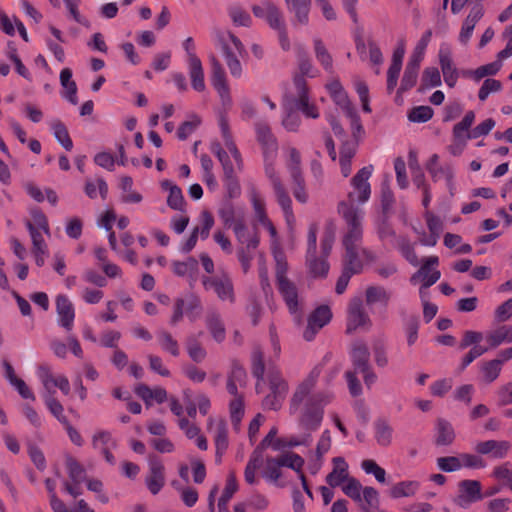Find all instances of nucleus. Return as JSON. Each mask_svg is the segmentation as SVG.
Wrapping results in <instances>:
<instances>
[{"mask_svg":"<svg viewBox=\"0 0 512 512\" xmlns=\"http://www.w3.org/2000/svg\"><path fill=\"white\" fill-rule=\"evenodd\" d=\"M489 348H496L503 343H512V326L502 325L486 334Z\"/></svg>","mask_w":512,"mask_h":512,"instance_id":"nucleus-42","label":"nucleus"},{"mask_svg":"<svg viewBox=\"0 0 512 512\" xmlns=\"http://www.w3.org/2000/svg\"><path fill=\"white\" fill-rule=\"evenodd\" d=\"M314 44V53L317 61L322 65V67L328 71H333V59L323 41L319 38H315L313 40Z\"/></svg>","mask_w":512,"mask_h":512,"instance_id":"nucleus-52","label":"nucleus"},{"mask_svg":"<svg viewBox=\"0 0 512 512\" xmlns=\"http://www.w3.org/2000/svg\"><path fill=\"white\" fill-rule=\"evenodd\" d=\"M56 312L58 317V324L66 331H71L74 326L75 309L70 299L63 294L56 297Z\"/></svg>","mask_w":512,"mask_h":512,"instance_id":"nucleus-26","label":"nucleus"},{"mask_svg":"<svg viewBox=\"0 0 512 512\" xmlns=\"http://www.w3.org/2000/svg\"><path fill=\"white\" fill-rule=\"evenodd\" d=\"M217 39L221 45L230 74L235 78H240L243 70L238 57L244 54V45L230 31H218Z\"/></svg>","mask_w":512,"mask_h":512,"instance_id":"nucleus-9","label":"nucleus"},{"mask_svg":"<svg viewBox=\"0 0 512 512\" xmlns=\"http://www.w3.org/2000/svg\"><path fill=\"white\" fill-rule=\"evenodd\" d=\"M332 318L331 310L328 306L322 305L316 308L308 318L307 326L303 332V338L306 341H312L316 334L330 322Z\"/></svg>","mask_w":512,"mask_h":512,"instance_id":"nucleus-24","label":"nucleus"},{"mask_svg":"<svg viewBox=\"0 0 512 512\" xmlns=\"http://www.w3.org/2000/svg\"><path fill=\"white\" fill-rule=\"evenodd\" d=\"M269 389L270 393L263 399V407L269 410H278L288 393V382L279 372H274L269 376Z\"/></svg>","mask_w":512,"mask_h":512,"instance_id":"nucleus-16","label":"nucleus"},{"mask_svg":"<svg viewBox=\"0 0 512 512\" xmlns=\"http://www.w3.org/2000/svg\"><path fill=\"white\" fill-rule=\"evenodd\" d=\"M229 412L233 429L236 432H239L241 428V421L245 412L243 396H237L230 401Z\"/></svg>","mask_w":512,"mask_h":512,"instance_id":"nucleus-49","label":"nucleus"},{"mask_svg":"<svg viewBox=\"0 0 512 512\" xmlns=\"http://www.w3.org/2000/svg\"><path fill=\"white\" fill-rule=\"evenodd\" d=\"M68 347L71 352L78 358L83 357V350L79 341L75 336H69L67 338V343L62 342L61 340L54 339L50 342V348L53 351L54 355L58 358H65L67 355Z\"/></svg>","mask_w":512,"mask_h":512,"instance_id":"nucleus-36","label":"nucleus"},{"mask_svg":"<svg viewBox=\"0 0 512 512\" xmlns=\"http://www.w3.org/2000/svg\"><path fill=\"white\" fill-rule=\"evenodd\" d=\"M362 268L363 265L360 262L350 263L343 260V271L336 283V293L342 294L346 290L352 275L360 273Z\"/></svg>","mask_w":512,"mask_h":512,"instance_id":"nucleus-41","label":"nucleus"},{"mask_svg":"<svg viewBox=\"0 0 512 512\" xmlns=\"http://www.w3.org/2000/svg\"><path fill=\"white\" fill-rule=\"evenodd\" d=\"M37 376L43 386L42 397L51 414L62 424H67L62 404L55 398V388H59L64 395L70 393V383L63 374L55 375L47 364H42L37 369Z\"/></svg>","mask_w":512,"mask_h":512,"instance_id":"nucleus-6","label":"nucleus"},{"mask_svg":"<svg viewBox=\"0 0 512 512\" xmlns=\"http://www.w3.org/2000/svg\"><path fill=\"white\" fill-rule=\"evenodd\" d=\"M84 190L86 195L91 199L97 197V191H99L102 199H106L108 194V185L102 178H98L95 181L86 180Z\"/></svg>","mask_w":512,"mask_h":512,"instance_id":"nucleus-57","label":"nucleus"},{"mask_svg":"<svg viewBox=\"0 0 512 512\" xmlns=\"http://www.w3.org/2000/svg\"><path fill=\"white\" fill-rule=\"evenodd\" d=\"M338 213L344 221L342 246L345 250L344 261L360 262L362 265L374 261L372 251L362 246L364 211L350 204L339 203Z\"/></svg>","mask_w":512,"mask_h":512,"instance_id":"nucleus-3","label":"nucleus"},{"mask_svg":"<svg viewBox=\"0 0 512 512\" xmlns=\"http://www.w3.org/2000/svg\"><path fill=\"white\" fill-rule=\"evenodd\" d=\"M405 54V43L400 41L393 52L392 61L387 71V90L391 93L397 85Z\"/></svg>","mask_w":512,"mask_h":512,"instance_id":"nucleus-28","label":"nucleus"},{"mask_svg":"<svg viewBox=\"0 0 512 512\" xmlns=\"http://www.w3.org/2000/svg\"><path fill=\"white\" fill-rule=\"evenodd\" d=\"M439 265L438 256H429L422 259L420 268L410 277V283L425 284V286L434 285L441 277V272L437 268Z\"/></svg>","mask_w":512,"mask_h":512,"instance_id":"nucleus-18","label":"nucleus"},{"mask_svg":"<svg viewBox=\"0 0 512 512\" xmlns=\"http://www.w3.org/2000/svg\"><path fill=\"white\" fill-rule=\"evenodd\" d=\"M287 161L286 166L290 173V176H294L296 174H302L300 169L301 157L299 151L294 147H287Z\"/></svg>","mask_w":512,"mask_h":512,"instance_id":"nucleus-63","label":"nucleus"},{"mask_svg":"<svg viewBox=\"0 0 512 512\" xmlns=\"http://www.w3.org/2000/svg\"><path fill=\"white\" fill-rule=\"evenodd\" d=\"M328 92L334 103L340 107L346 117L350 120L351 129L356 136L357 133L363 131L359 116L348 98V95L338 80H333L327 84Z\"/></svg>","mask_w":512,"mask_h":512,"instance_id":"nucleus-13","label":"nucleus"},{"mask_svg":"<svg viewBox=\"0 0 512 512\" xmlns=\"http://www.w3.org/2000/svg\"><path fill=\"white\" fill-rule=\"evenodd\" d=\"M252 12L255 17L263 19L273 30L282 28L285 24L283 13L279 7L270 0H263L258 5L252 6Z\"/></svg>","mask_w":512,"mask_h":512,"instance_id":"nucleus-21","label":"nucleus"},{"mask_svg":"<svg viewBox=\"0 0 512 512\" xmlns=\"http://www.w3.org/2000/svg\"><path fill=\"white\" fill-rule=\"evenodd\" d=\"M298 70L299 75L298 77H301L304 80V76L308 77H316L319 73L317 68L314 67L311 59L305 54H300L298 58Z\"/></svg>","mask_w":512,"mask_h":512,"instance_id":"nucleus-62","label":"nucleus"},{"mask_svg":"<svg viewBox=\"0 0 512 512\" xmlns=\"http://www.w3.org/2000/svg\"><path fill=\"white\" fill-rule=\"evenodd\" d=\"M321 372V364L314 366L296 385L289 400L290 415L298 416L300 425L310 431L318 429L324 417V408L334 399L330 391L314 393Z\"/></svg>","mask_w":512,"mask_h":512,"instance_id":"nucleus-1","label":"nucleus"},{"mask_svg":"<svg viewBox=\"0 0 512 512\" xmlns=\"http://www.w3.org/2000/svg\"><path fill=\"white\" fill-rule=\"evenodd\" d=\"M439 65L444 77L445 83L450 87H454L457 83L459 74L453 62V52L448 43H442L438 51Z\"/></svg>","mask_w":512,"mask_h":512,"instance_id":"nucleus-22","label":"nucleus"},{"mask_svg":"<svg viewBox=\"0 0 512 512\" xmlns=\"http://www.w3.org/2000/svg\"><path fill=\"white\" fill-rule=\"evenodd\" d=\"M50 128L57 141L67 150L71 151L73 148V142L69 136L68 130L63 122L60 120H52L50 122Z\"/></svg>","mask_w":512,"mask_h":512,"instance_id":"nucleus-53","label":"nucleus"},{"mask_svg":"<svg viewBox=\"0 0 512 512\" xmlns=\"http://www.w3.org/2000/svg\"><path fill=\"white\" fill-rule=\"evenodd\" d=\"M502 366L496 359L482 362L480 364L481 381L485 384L494 382L500 375Z\"/></svg>","mask_w":512,"mask_h":512,"instance_id":"nucleus-47","label":"nucleus"},{"mask_svg":"<svg viewBox=\"0 0 512 512\" xmlns=\"http://www.w3.org/2000/svg\"><path fill=\"white\" fill-rule=\"evenodd\" d=\"M248 197L253 207L256 220L261 222L267 219L268 216L265 209V200L261 193L256 189V187L252 186L249 189Z\"/></svg>","mask_w":512,"mask_h":512,"instance_id":"nucleus-51","label":"nucleus"},{"mask_svg":"<svg viewBox=\"0 0 512 512\" xmlns=\"http://www.w3.org/2000/svg\"><path fill=\"white\" fill-rule=\"evenodd\" d=\"M511 449V443L506 440H487L476 444L475 450L479 454L491 455L493 458L502 459Z\"/></svg>","mask_w":512,"mask_h":512,"instance_id":"nucleus-30","label":"nucleus"},{"mask_svg":"<svg viewBox=\"0 0 512 512\" xmlns=\"http://www.w3.org/2000/svg\"><path fill=\"white\" fill-rule=\"evenodd\" d=\"M233 232L238 243V260L241 263L243 272L247 273L260 242L258 232L256 230H250L245 224L244 218H240L234 224Z\"/></svg>","mask_w":512,"mask_h":512,"instance_id":"nucleus-7","label":"nucleus"},{"mask_svg":"<svg viewBox=\"0 0 512 512\" xmlns=\"http://www.w3.org/2000/svg\"><path fill=\"white\" fill-rule=\"evenodd\" d=\"M157 339L162 350L170 353L172 356L177 357L180 354V348L177 340L167 331H159Z\"/></svg>","mask_w":512,"mask_h":512,"instance_id":"nucleus-56","label":"nucleus"},{"mask_svg":"<svg viewBox=\"0 0 512 512\" xmlns=\"http://www.w3.org/2000/svg\"><path fill=\"white\" fill-rule=\"evenodd\" d=\"M420 483L415 480H406L394 484L390 490L389 495L394 499L403 497H412L419 490Z\"/></svg>","mask_w":512,"mask_h":512,"instance_id":"nucleus-45","label":"nucleus"},{"mask_svg":"<svg viewBox=\"0 0 512 512\" xmlns=\"http://www.w3.org/2000/svg\"><path fill=\"white\" fill-rule=\"evenodd\" d=\"M349 354L353 369L362 373L366 386L370 388L376 382L377 375L369 363L370 352L367 344L363 340L354 341Z\"/></svg>","mask_w":512,"mask_h":512,"instance_id":"nucleus-12","label":"nucleus"},{"mask_svg":"<svg viewBox=\"0 0 512 512\" xmlns=\"http://www.w3.org/2000/svg\"><path fill=\"white\" fill-rule=\"evenodd\" d=\"M26 227L31 236L33 245L32 251L35 256L36 264L41 267L44 265L45 258L48 255V248L42 235L43 232L34 227L30 221L26 222Z\"/></svg>","mask_w":512,"mask_h":512,"instance_id":"nucleus-31","label":"nucleus"},{"mask_svg":"<svg viewBox=\"0 0 512 512\" xmlns=\"http://www.w3.org/2000/svg\"><path fill=\"white\" fill-rule=\"evenodd\" d=\"M483 15H484V9H483L482 5H475L474 7L471 8L469 14L463 21V24H462V27H461V30H460V33L458 36L459 42L461 44L466 45L469 42L476 24L481 20Z\"/></svg>","mask_w":512,"mask_h":512,"instance_id":"nucleus-32","label":"nucleus"},{"mask_svg":"<svg viewBox=\"0 0 512 512\" xmlns=\"http://www.w3.org/2000/svg\"><path fill=\"white\" fill-rule=\"evenodd\" d=\"M92 446L103 455L109 464H115L116 460L112 450L116 448L117 444L109 431H96L92 436Z\"/></svg>","mask_w":512,"mask_h":512,"instance_id":"nucleus-25","label":"nucleus"},{"mask_svg":"<svg viewBox=\"0 0 512 512\" xmlns=\"http://www.w3.org/2000/svg\"><path fill=\"white\" fill-rule=\"evenodd\" d=\"M278 457H279L282 467H288V468L295 470L299 476H300V473H303L302 467L304 465V459L301 456H299L298 454L293 453V452H288V453H284Z\"/></svg>","mask_w":512,"mask_h":512,"instance_id":"nucleus-60","label":"nucleus"},{"mask_svg":"<svg viewBox=\"0 0 512 512\" xmlns=\"http://www.w3.org/2000/svg\"><path fill=\"white\" fill-rule=\"evenodd\" d=\"M184 307H186L187 314L194 320L201 312L200 297L194 293H188L184 298Z\"/></svg>","mask_w":512,"mask_h":512,"instance_id":"nucleus-64","label":"nucleus"},{"mask_svg":"<svg viewBox=\"0 0 512 512\" xmlns=\"http://www.w3.org/2000/svg\"><path fill=\"white\" fill-rule=\"evenodd\" d=\"M206 326L215 341L219 343L224 341L226 332L219 313L215 311L208 312L206 315Z\"/></svg>","mask_w":512,"mask_h":512,"instance_id":"nucleus-46","label":"nucleus"},{"mask_svg":"<svg viewBox=\"0 0 512 512\" xmlns=\"http://www.w3.org/2000/svg\"><path fill=\"white\" fill-rule=\"evenodd\" d=\"M318 225H309L307 234L306 266L309 274L314 277H325L329 271L327 257L329 256L335 240V228L332 224L325 228L321 239V256L317 255Z\"/></svg>","mask_w":512,"mask_h":512,"instance_id":"nucleus-5","label":"nucleus"},{"mask_svg":"<svg viewBox=\"0 0 512 512\" xmlns=\"http://www.w3.org/2000/svg\"><path fill=\"white\" fill-rule=\"evenodd\" d=\"M374 171L373 165L361 168L350 181L351 190L348 192L347 200L340 203L350 204L352 207L365 204L371 196V185L369 179Z\"/></svg>","mask_w":512,"mask_h":512,"instance_id":"nucleus-10","label":"nucleus"},{"mask_svg":"<svg viewBox=\"0 0 512 512\" xmlns=\"http://www.w3.org/2000/svg\"><path fill=\"white\" fill-rule=\"evenodd\" d=\"M363 488L364 487L361 483L352 476L341 486L343 493L356 502L362 501L361 494L363 492Z\"/></svg>","mask_w":512,"mask_h":512,"instance_id":"nucleus-58","label":"nucleus"},{"mask_svg":"<svg viewBox=\"0 0 512 512\" xmlns=\"http://www.w3.org/2000/svg\"><path fill=\"white\" fill-rule=\"evenodd\" d=\"M292 179V191L295 199L300 203H307L308 201V193L305 187V181L302 174L294 173V176H291Z\"/></svg>","mask_w":512,"mask_h":512,"instance_id":"nucleus-59","label":"nucleus"},{"mask_svg":"<svg viewBox=\"0 0 512 512\" xmlns=\"http://www.w3.org/2000/svg\"><path fill=\"white\" fill-rule=\"evenodd\" d=\"M286 7L293 14L294 25H307L309 23V13L311 10V0H284Z\"/></svg>","mask_w":512,"mask_h":512,"instance_id":"nucleus-33","label":"nucleus"},{"mask_svg":"<svg viewBox=\"0 0 512 512\" xmlns=\"http://www.w3.org/2000/svg\"><path fill=\"white\" fill-rule=\"evenodd\" d=\"M276 279L278 290L283 297L290 313L297 314L300 307L298 289L286 276L287 264L281 260V255H276Z\"/></svg>","mask_w":512,"mask_h":512,"instance_id":"nucleus-11","label":"nucleus"},{"mask_svg":"<svg viewBox=\"0 0 512 512\" xmlns=\"http://www.w3.org/2000/svg\"><path fill=\"white\" fill-rule=\"evenodd\" d=\"M332 465L333 469L326 476V482L332 488L341 487L351 477L348 463L343 457H334Z\"/></svg>","mask_w":512,"mask_h":512,"instance_id":"nucleus-29","label":"nucleus"},{"mask_svg":"<svg viewBox=\"0 0 512 512\" xmlns=\"http://www.w3.org/2000/svg\"><path fill=\"white\" fill-rule=\"evenodd\" d=\"M217 39L221 45L230 74L235 78H240L243 70L238 57L244 54V45L230 31H218Z\"/></svg>","mask_w":512,"mask_h":512,"instance_id":"nucleus-8","label":"nucleus"},{"mask_svg":"<svg viewBox=\"0 0 512 512\" xmlns=\"http://www.w3.org/2000/svg\"><path fill=\"white\" fill-rule=\"evenodd\" d=\"M207 429L213 432L216 448L215 460L221 463L223 455L229 447L227 424L223 418L210 416L207 420Z\"/></svg>","mask_w":512,"mask_h":512,"instance_id":"nucleus-19","label":"nucleus"},{"mask_svg":"<svg viewBox=\"0 0 512 512\" xmlns=\"http://www.w3.org/2000/svg\"><path fill=\"white\" fill-rule=\"evenodd\" d=\"M425 219L427 222L428 229L430 231V235L428 237L422 238L420 242L424 246H434L436 245L440 233L443 230V224L439 217L435 216L433 213L429 211H426Z\"/></svg>","mask_w":512,"mask_h":512,"instance_id":"nucleus-38","label":"nucleus"},{"mask_svg":"<svg viewBox=\"0 0 512 512\" xmlns=\"http://www.w3.org/2000/svg\"><path fill=\"white\" fill-rule=\"evenodd\" d=\"M209 61L211 64V82L218 93L221 103L223 107L229 108L232 104V98L230 95V88L227 83V78L225 71L220 63V61L216 58L215 55L209 56Z\"/></svg>","mask_w":512,"mask_h":512,"instance_id":"nucleus-17","label":"nucleus"},{"mask_svg":"<svg viewBox=\"0 0 512 512\" xmlns=\"http://www.w3.org/2000/svg\"><path fill=\"white\" fill-rule=\"evenodd\" d=\"M374 437L382 447H388L393 440V428L385 419H378L374 422Z\"/></svg>","mask_w":512,"mask_h":512,"instance_id":"nucleus-43","label":"nucleus"},{"mask_svg":"<svg viewBox=\"0 0 512 512\" xmlns=\"http://www.w3.org/2000/svg\"><path fill=\"white\" fill-rule=\"evenodd\" d=\"M135 393L146 403L151 406L152 402L163 403L167 399V391L162 387L151 389L146 384H139L135 388Z\"/></svg>","mask_w":512,"mask_h":512,"instance_id":"nucleus-37","label":"nucleus"},{"mask_svg":"<svg viewBox=\"0 0 512 512\" xmlns=\"http://www.w3.org/2000/svg\"><path fill=\"white\" fill-rule=\"evenodd\" d=\"M455 439L454 428L448 421L438 419L436 423L435 443L438 446H447L453 443Z\"/></svg>","mask_w":512,"mask_h":512,"instance_id":"nucleus-44","label":"nucleus"},{"mask_svg":"<svg viewBox=\"0 0 512 512\" xmlns=\"http://www.w3.org/2000/svg\"><path fill=\"white\" fill-rule=\"evenodd\" d=\"M65 465L73 483L80 485L86 479L84 467L74 457L67 455Z\"/></svg>","mask_w":512,"mask_h":512,"instance_id":"nucleus-55","label":"nucleus"},{"mask_svg":"<svg viewBox=\"0 0 512 512\" xmlns=\"http://www.w3.org/2000/svg\"><path fill=\"white\" fill-rule=\"evenodd\" d=\"M474 120L475 113L473 111H468L464 118L453 127L454 145L451 147H464L466 141L471 139V137H469V129L471 128Z\"/></svg>","mask_w":512,"mask_h":512,"instance_id":"nucleus-34","label":"nucleus"},{"mask_svg":"<svg viewBox=\"0 0 512 512\" xmlns=\"http://www.w3.org/2000/svg\"><path fill=\"white\" fill-rule=\"evenodd\" d=\"M458 495L454 498V503L460 508H468L483 498L481 493V484L477 480H463L458 485Z\"/></svg>","mask_w":512,"mask_h":512,"instance_id":"nucleus-23","label":"nucleus"},{"mask_svg":"<svg viewBox=\"0 0 512 512\" xmlns=\"http://www.w3.org/2000/svg\"><path fill=\"white\" fill-rule=\"evenodd\" d=\"M187 67L192 88L197 92H203L206 89V84L201 60L187 62Z\"/></svg>","mask_w":512,"mask_h":512,"instance_id":"nucleus-40","label":"nucleus"},{"mask_svg":"<svg viewBox=\"0 0 512 512\" xmlns=\"http://www.w3.org/2000/svg\"><path fill=\"white\" fill-rule=\"evenodd\" d=\"M198 262L195 258H188L186 261H175L172 263L173 272L177 276L192 275L197 271Z\"/></svg>","mask_w":512,"mask_h":512,"instance_id":"nucleus-61","label":"nucleus"},{"mask_svg":"<svg viewBox=\"0 0 512 512\" xmlns=\"http://www.w3.org/2000/svg\"><path fill=\"white\" fill-rule=\"evenodd\" d=\"M161 188L168 191L167 205L173 210L185 212L186 201L181 188L169 180L162 181Z\"/></svg>","mask_w":512,"mask_h":512,"instance_id":"nucleus-35","label":"nucleus"},{"mask_svg":"<svg viewBox=\"0 0 512 512\" xmlns=\"http://www.w3.org/2000/svg\"><path fill=\"white\" fill-rule=\"evenodd\" d=\"M148 468L145 484L148 490L156 495L165 485V467L157 455L150 454L148 456Z\"/></svg>","mask_w":512,"mask_h":512,"instance_id":"nucleus-20","label":"nucleus"},{"mask_svg":"<svg viewBox=\"0 0 512 512\" xmlns=\"http://www.w3.org/2000/svg\"><path fill=\"white\" fill-rule=\"evenodd\" d=\"M255 133L257 142L260 144L263 151L265 175L273 188L278 204L282 208L285 220L291 227L295 223V216L292 210V200L288 195L274 164L278 151L277 139L272 133L270 126L262 121L255 124Z\"/></svg>","mask_w":512,"mask_h":512,"instance_id":"nucleus-2","label":"nucleus"},{"mask_svg":"<svg viewBox=\"0 0 512 512\" xmlns=\"http://www.w3.org/2000/svg\"><path fill=\"white\" fill-rule=\"evenodd\" d=\"M372 320L365 311L362 300L354 298L350 301L347 310L346 333L352 334L357 330L369 331Z\"/></svg>","mask_w":512,"mask_h":512,"instance_id":"nucleus-15","label":"nucleus"},{"mask_svg":"<svg viewBox=\"0 0 512 512\" xmlns=\"http://www.w3.org/2000/svg\"><path fill=\"white\" fill-rule=\"evenodd\" d=\"M261 463L262 454L258 449H255L251 454L244 471V478L248 484L254 485L257 483L256 471L260 467Z\"/></svg>","mask_w":512,"mask_h":512,"instance_id":"nucleus-54","label":"nucleus"},{"mask_svg":"<svg viewBox=\"0 0 512 512\" xmlns=\"http://www.w3.org/2000/svg\"><path fill=\"white\" fill-rule=\"evenodd\" d=\"M294 85L298 93V99L296 103L297 108L302 111V113L308 118H318L319 112L317 107L314 104L309 103L306 81L301 77L295 76Z\"/></svg>","mask_w":512,"mask_h":512,"instance_id":"nucleus-27","label":"nucleus"},{"mask_svg":"<svg viewBox=\"0 0 512 512\" xmlns=\"http://www.w3.org/2000/svg\"><path fill=\"white\" fill-rule=\"evenodd\" d=\"M357 143L355 141H347L340 148L339 164L341 173L344 177H348L352 171V159L356 154Z\"/></svg>","mask_w":512,"mask_h":512,"instance_id":"nucleus-39","label":"nucleus"},{"mask_svg":"<svg viewBox=\"0 0 512 512\" xmlns=\"http://www.w3.org/2000/svg\"><path fill=\"white\" fill-rule=\"evenodd\" d=\"M365 299L367 305H374L380 303L383 306H387L390 299L391 293L381 286H370L366 289Z\"/></svg>","mask_w":512,"mask_h":512,"instance_id":"nucleus-48","label":"nucleus"},{"mask_svg":"<svg viewBox=\"0 0 512 512\" xmlns=\"http://www.w3.org/2000/svg\"><path fill=\"white\" fill-rule=\"evenodd\" d=\"M374 361L377 367L385 368L389 364L386 341L383 337L374 338L372 341Z\"/></svg>","mask_w":512,"mask_h":512,"instance_id":"nucleus-50","label":"nucleus"},{"mask_svg":"<svg viewBox=\"0 0 512 512\" xmlns=\"http://www.w3.org/2000/svg\"><path fill=\"white\" fill-rule=\"evenodd\" d=\"M219 127L226 150L218 141L212 142L210 149L222 165L223 184L228 197L231 199L238 198L241 195V186L236 171L243 169V159L234 143L226 117H220Z\"/></svg>","mask_w":512,"mask_h":512,"instance_id":"nucleus-4","label":"nucleus"},{"mask_svg":"<svg viewBox=\"0 0 512 512\" xmlns=\"http://www.w3.org/2000/svg\"><path fill=\"white\" fill-rule=\"evenodd\" d=\"M202 284L205 290H212L220 301L228 302L229 304L235 303L234 284L228 273L205 276L202 278Z\"/></svg>","mask_w":512,"mask_h":512,"instance_id":"nucleus-14","label":"nucleus"}]
</instances>
